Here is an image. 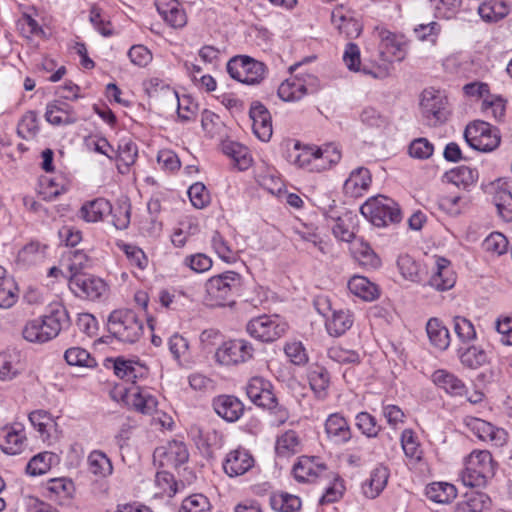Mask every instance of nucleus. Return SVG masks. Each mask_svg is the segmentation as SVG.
I'll return each instance as SVG.
<instances>
[{"mask_svg": "<svg viewBox=\"0 0 512 512\" xmlns=\"http://www.w3.org/2000/svg\"><path fill=\"white\" fill-rule=\"evenodd\" d=\"M69 323L70 317L65 306L54 303L49 306L45 315L24 324L22 337L29 343L44 344L56 338Z\"/></svg>", "mask_w": 512, "mask_h": 512, "instance_id": "obj_1", "label": "nucleus"}, {"mask_svg": "<svg viewBox=\"0 0 512 512\" xmlns=\"http://www.w3.org/2000/svg\"><path fill=\"white\" fill-rule=\"evenodd\" d=\"M496 462L488 450H473L464 459L461 480L468 487H485L495 475Z\"/></svg>", "mask_w": 512, "mask_h": 512, "instance_id": "obj_2", "label": "nucleus"}, {"mask_svg": "<svg viewBox=\"0 0 512 512\" xmlns=\"http://www.w3.org/2000/svg\"><path fill=\"white\" fill-rule=\"evenodd\" d=\"M109 332L124 343H135L143 334V323L135 312L117 309L111 312L107 322Z\"/></svg>", "mask_w": 512, "mask_h": 512, "instance_id": "obj_3", "label": "nucleus"}, {"mask_svg": "<svg viewBox=\"0 0 512 512\" xmlns=\"http://www.w3.org/2000/svg\"><path fill=\"white\" fill-rule=\"evenodd\" d=\"M360 212L376 227H385L401 220L398 204L383 195L369 198L360 207Z\"/></svg>", "mask_w": 512, "mask_h": 512, "instance_id": "obj_4", "label": "nucleus"}, {"mask_svg": "<svg viewBox=\"0 0 512 512\" xmlns=\"http://www.w3.org/2000/svg\"><path fill=\"white\" fill-rule=\"evenodd\" d=\"M242 284V277L234 271H226L209 278L205 283L207 298L211 305L223 306L231 301Z\"/></svg>", "mask_w": 512, "mask_h": 512, "instance_id": "obj_5", "label": "nucleus"}, {"mask_svg": "<svg viewBox=\"0 0 512 512\" xmlns=\"http://www.w3.org/2000/svg\"><path fill=\"white\" fill-rule=\"evenodd\" d=\"M464 138L468 145L481 152H490L500 144V135L497 128L485 121H474L467 125Z\"/></svg>", "mask_w": 512, "mask_h": 512, "instance_id": "obj_6", "label": "nucleus"}, {"mask_svg": "<svg viewBox=\"0 0 512 512\" xmlns=\"http://www.w3.org/2000/svg\"><path fill=\"white\" fill-rule=\"evenodd\" d=\"M69 288L77 297L89 301H103L110 292L108 283L102 278L76 273L69 279Z\"/></svg>", "mask_w": 512, "mask_h": 512, "instance_id": "obj_7", "label": "nucleus"}, {"mask_svg": "<svg viewBox=\"0 0 512 512\" xmlns=\"http://www.w3.org/2000/svg\"><path fill=\"white\" fill-rule=\"evenodd\" d=\"M288 324L278 315H262L251 319L246 325L247 333L262 342H273L282 337Z\"/></svg>", "mask_w": 512, "mask_h": 512, "instance_id": "obj_8", "label": "nucleus"}, {"mask_svg": "<svg viewBox=\"0 0 512 512\" xmlns=\"http://www.w3.org/2000/svg\"><path fill=\"white\" fill-rule=\"evenodd\" d=\"M112 395L117 401L121 400L125 405L142 414L154 413L158 405L156 397L150 390L135 385L117 386Z\"/></svg>", "mask_w": 512, "mask_h": 512, "instance_id": "obj_9", "label": "nucleus"}, {"mask_svg": "<svg viewBox=\"0 0 512 512\" xmlns=\"http://www.w3.org/2000/svg\"><path fill=\"white\" fill-rule=\"evenodd\" d=\"M227 72L243 84L254 85L264 79L265 65L249 56L239 55L228 61Z\"/></svg>", "mask_w": 512, "mask_h": 512, "instance_id": "obj_10", "label": "nucleus"}, {"mask_svg": "<svg viewBox=\"0 0 512 512\" xmlns=\"http://www.w3.org/2000/svg\"><path fill=\"white\" fill-rule=\"evenodd\" d=\"M318 79L310 73H298L283 81L278 88V95L283 101L294 102L306 94L318 89Z\"/></svg>", "mask_w": 512, "mask_h": 512, "instance_id": "obj_11", "label": "nucleus"}, {"mask_svg": "<svg viewBox=\"0 0 512 512\" xmlns=\"http://www.w3.org/2000/svg\"><path fill=\"white\" fill-rule=\"evenodd\" d=\"M255 349L246 339H233L225 341L219 346L215 358L220 364L230 366L246 363L254 356Z\"/></svg>", "mask_w": 512, "mask_h": 512, "instance_id": "obj_12", "label": "nucleus"}, {"mask_svg": "<svg viewBox=\"0 0 512 512\" xmlns=\"http://www.w3.org/2000/svg\"><path fill=\"white\" fill-rule=\"evenodd\" d=\"M316 306L318 311L326 317V329L331 336H341L352 327L354 318L350 310H332L327 298H319Z\"/></svg>", "mask_w": 512, "mask_h": 512, "instance_id": "obj_13", "label": "nucleus"}, {"mask_svg": "<svg viewBox=\"0 0 512 512\" xmlns=\"http://www.w3.org/2000/svg\"><path fill=\"white\" fill-rule=\"evenodd\" d=\"M464 421L467 428L479 440L495 447H502L507 443L508 434L503 428L476 417H466Z\"/></svg>", "mask_w": 512, "mask_h": 512, "instance_id": "obj_14", "label": "nucleus"}, {"mask_svg": "<svg viewBox=\"0 0 512 512\" xmlns=\"http://www.w3.org/2000/svg\"><path fill=\"white\" fill-rule=\"evenodd\" d=\"M447 98L445 95L433 88L425 89L421 94L420 108L423 116L433 122H443L446 119Z\"/></svg>", "mask_w": 512, "mask_h": 512, "instance_id": "obj_15", "label": "nucleus"}, {"mask_svg": "<svg viewBox=\"0 0 512 512\" xmlns=\"http://www.w3.org/2000/svg\"><path fill=\"white\" fill-rule=\"evenodd\" d=\"M27 446L25 428L20 423L0 428V449L9 455H17Z\"/></svg>", "mask_w": 512, "mask_h": 512, "instance_id": "obj_16", "label": "nucleus"}, {"mask_svg": "<svg viewBox=\"0 0 512 512\" xmlns=\"http://www.w3.org/2000/svg\"><path fill=\"white\" fill-rule=\"evenodd\" d=\"M377 35L380 39L379 51L385 61H400L405 56L404 36L393 33L385 28H377Z\"/></svg>", "mask_w": 512, "mask_h": 512, "instance_id": "obj_17", "label": "nucleus"}, {"mask_svg": "<svg viewBox=\"0 0 512 512\" xmlns=\"http://www.w3.org/2000/svg\"><path fill=\"white\" fill-rule=\"evenodd\" d=\"M330 471L317 457L302 456L293 466V474L299 482H315L325 478Z\"/></svg>", "mask_w": 512, "mask_h": 512, "instance_id": "obj_18", "label": "nucleus"}, {"mask_svg": "<svg viewBox=\"0 0 512 512\" xmlns=\"http://www.w3.org/2000/svg\"><path fill=\"white\" fill-rule=\"evenodd\" d=\"M254 463L251 453L238 447L226 455L223 461V470L229 477H237L248 472L254 466Z\"/></svg>", "mask_w": 512, "mask_h": 512, "instance_id": "obj_19", "label": "nucleus"}, {"mask_svg": "<svg viewBox=\"0 0 512 512\" xmlns=\"http://www.w3.org/2000/svg\"><path fill=\"white\" fill-rule=\"evenodd\" d=\"M246 394L259 407H275V395L272 392V385L262 377H253L249 380L246 386Z\"/></svg>", "mask_w": 512, "mask_h": 512, "instance_id": "obj_20", "label": "nucleus"}, {"mask_svg": "<svg viewBox=\"0 0 512 512\" xmlns=\"http://www.w3.org/2000/svg\"><path fill=\"white\" fill-rule=\"evenodd\" d=\"M44 117L53 126H68L78 121L77 113L73 107L61 100L49 102Z\"/></svg>", "mask_w": 512, "mask_h": 512, "instance_id": "obj_21", "label": "nucleus"}, {"mask_svg": "<svg viewBox=\"0 0 512 512\" xmlns=\"http://www.w3.org/2000/svg\"><path fill=\"white\" fill-rule=\"evenodd\" d=\"M333 26L348 38L357 37L361 28L359 22L354 18L353 12L343 5L336 6L331 13Z\"/></svg>", "mask_w": 512, "mask_h": 512, "instance_id": "obj_22", "label": "nucleus"}, {"mask_svg": "<svg viewBox=\"0 0 512 512\" xmlns=\"http://www.w3.org/2000/svg\"><path fill=\"white\" fill-rule=\"evenodd\" d=\"M455 283L456 275L451 268L450 261L442 257H437L428 285L438 291H446L454 287Z\"/></svg>", "mask_w": 512, "mask_h": 512, "instance_id": "obj_23", "label": "nucleus"}, {"mask_svg": "<svg viewBox=\"0 0 512 512\" xmlns=\"http://www.w3.org/2000/svg\"><path fill=\"white\" fill-rule=\"evenodd\" d=\"M249 114L255 135L262 141H268L272 136V122L269 111L261 103L255 102L251 105Z\"/></svg>", "mask_w": 512, "mask_h": 512, "instance_id": "obj_24", "label": "nucleus"}, {"mask_svg": "<svg viewBox=\"0 0 512 512\" xmlns=\"http://www.w3.org/2000/svg\"><path fill=\"white\" fill-rule=\"evenodd\" d=\"M324 426L327 438L335 444H345L352 437L347 420L339 413L330 414Z\"/></svg>", "mask_w": 512, "mask_h": 512, "instance_id": "obj_25", "label": "nucleus"}, {"mask_svg": "<svg viewBox=\"0 0 512 512\" xmlns=\"http://www.w3.org/2000/svg\"><path fill=\"white\" fill-rule=\"evenodd\" d=\"M372 182L370 171L365 167H358L351 171L343 185L344 193L350 197L362 196Z\"/></svg>", "mask_w": 512, "mask_h": 512, "instance_id": "obj_26", "label": "nucleus"}, {"mask_svg": "<svg viewBox=\"0 0 512 512\" xmlns=\"http://www.w3.org/2000/svg\"><path fill=\"white\" fill-rule=\"evenodd\" d=\"M213 408L218 416L227 422L237 421L244 412L242 402L231 395H220L213 400Z\"/></svg>", "mask_w": 512, "mask_h": 512, "instance_id": "obj_27", "label": "nucleus"}, {"mask_svg": "<svg viewBox=\"0 0 512 512\" xmlns=\"http://www.w3.org/2000/svg\"><path fill=\"white\" fill-rule=\"evenodd\" d=\"M156 7L164 21L173 28H183L187 15L177 0H156Z\"/></svg>", "mask_w": 512, "mask_h": 512, "instance_id": "obj_28", "label": "nucleus"}, {"mask_svg": "<svg viewBox=\"0 0 512 512\" xmlns=\"http://www.w3.org/2000/svg\"><path fill=\"white\" fill-rule=\"evenodd\" d=\"M24 370L21 353L7 350L0 353V380L11 381Z\"/></svg>", "mask_w": 512, "mask_h": 512, "instance_id": "obj_29", "label": "nucleus"}, {"mask_svg": "<svg viewBox=\"0 0 512 512\" xmlns=\"http://www.w3.org/2000/svg\"><path fill=\"white\" fill-rule=\"evenodd\" d=\"M148 96L159 103L175 104L178 102L177 92L166 82L159 78H151L144 83Z\"/></svg>", "mask_w": 512, "mask_h": 512, "instance_id": "obj_30", "label": "nucleus"}, {"mask_svg": "<svg viewBox=\"0 0 512 512\" xmlns=\"http://www.w3.org/2000/svg\"><path fill=\"white\" fill-rule=\"evenodd\" d=\"M111 212L112 205L108 200L96 198L82 205L79 210V216L88 223H96L103 221Z\"/></svg>", "mask_w": 512, "mask_h": 512, "instance_id": "obj_31", "label": "nucleus"}, {"mask_svg": "<svg viewBox=\"0 0 512 512\" xmlns=\"http://www.w3.org/2000/svg\"><path fill=\"white\" fill-rule=\"evenodd\" d=\"M389 470L383 465L376 466L370 473L369 478L362 484L363 494L374 499L380 495L387 485Z\"/></svg>", "mask_w": 512, "mask_h": 512, "instance_id": "obj_32", "label": "nucleus"}, {"mask_svg": "<svg viewBox=\"0 0 512 512\" xmlns=\"http://www.w3.org/2000/svg\"><path fill=\"white\" fill-rule=\"evenodd\" d=\"M29 421L42 441H51L56 432L57 423L50 413L45 410L32 411L29 414Z\"/></svg>", "mask_w": 512, "mask_h": 512, "instance_id": "obj_33", "label": "nucleus"}, {"mask_svg": "<svg viewBox=\"0 0 512 512\" xmlns=\"http://www.w3.org/2000/svg\"><path fill=\"white\" fill-rule=\"evenodd\" d=\"M315 153V146H304L301 148L296 143L293 150L289 153V158L299 168L307 169L311 172H321L322 166L317 164Z\"/></svg>", "mask_w": 512, "mask_h": 512, "instance_id": "obj_34", "label": "nucleus"}, {"mask_svg": "<svg viewBox=\"0 0 512 512\" xmlns=\"http://www.w3.org/2000/svg\"><path fill=\"white\" fill-rule=\"evenodd\" d=\"M302 441L294 430H287L276 439L275 451L278 457L290 458L302 451Z\"/></svg>", "mask_w": 512, "mask_h": 512, "instance_id": "obj_35", "label": "nucleus"}, {"mask_svg": "<svg viewBox=\"0 0 512 512\" xmlns=\"http://www.w3.org/2000/svg\"><path fill=\"white\" fill-rule=\"evenodd\" d=\"M157 455L163 457L162 464L178 467L188 460L186 445L179 441H171L166 446L156 449Z\"/></svg>", "mask_w": 512, "mask_h": 512, "instance_id": "obj_36", "label": "nucleus"}, {"mask_svg": "<svg viewBox=\"0 0 512 512\" xmlns=\"http://www.w3.org/2000/svg\"><path fill=\"white\" fill-rule=\"evenodd\" d=\"M432 381L436 386L452 396H462L466 392L465 384L454 374L439 369L432 374Z\"/></svg>", "mask_w": 512, "mask_h": 512, "instance_id": "obj_37", "label": "nucleus"}, {"mask_svg": "<svg viewBox=\"0 0 512 512\" xmlns=\"http://www.w3.org/2000/svg\"><path fill=\"white\" fill-rule=\"evenodd\" d=\"M350 251L358 264L365 268L375 269L381 265V260L378 255L370 245L362 239L355 241L351 245Z\"/></svg>", "mask_w": 512, "mask_h": 512, "instance_id": "obj_38", "label": "nucleus"}, {"mask_svg": "<svg viewBox=\"0 0 512 512\" xmlns=\"http://www.w3.org/2000/svg\"><path fill=\"white\" fill-rule=\"evenodd\" d=\"M444 180L459 188L467 189L478 180V171L474 168L461 165L455 167L444 174Z\"/></svg>", "mask_w": 512, "mask_h": 512, "instance_id": "obj_39", "label": "nucleus"}, {"mask_svg": "<svg viewBox=\"0 0 512 512\" xmlns=\"http://www.w3.org/2000/svg\"><path fill=\"white\" fill-rule=\"evenodd\" d=\"M426 331L430 343L440 351L446 350L450 345L448 328L438 318H431L427 322Z\"/></svg>", "mask_w": 512, "mask_h": 512, "instance_id": "obj_40", "label": "nucleus"}, {"mask_svg": "<svg viewBox=\"0 0 512 512\" xmlns=\"http://www.w3.org/2000/svg\"><path fill=\"white\" fill-rule=\"evenodd\" d=\"M494 185L493 202L496 206L499 216L506 222L512 221V193L502 188L501 181Z\"/></svg>", "mask_w": 512, "mask_h": 512, "instance_id": "obj_41", "label": "nucleus"}, {"mask_svg": "<svg viewBox=\"0 0 512 512\" xmlns=\"http://www.w3.org/2000/svg\"><path fill=\"white\" fill-rule=\"evenodd\" d=\"M465 497V501L458 503L456 512H483L491 506V499L484 492L472 491Z\"/></svg>", "mask_w": 512, "mask_h": 512, "instance_id": "obj_42", "label": "nucleus"}, {"mask_svg": "<svg viewBox=\"0 0 512 512\" xmlns=\"http://www.w3.org/2000/svg\"><path fill=\"white\" fill-rule=\"evenodd\" d=\"M348 289L365 301H373L378 297L377 286L363 276H353L348 282Z\"/></svg>", "mask_w": 512, "mask_h": 512, "instance_id": "obj_43", "label": "nucleus"}, {"mask_svg": "<svg viewBox=\"0 0 512 512\" xmlns=\"http://www.w3.org/2000/svg\"><path fill=\"white\" fill-rule=\"evenodd\" d=\"M426 495L436 503L446 504L456 498L457 489L447 482H433L426 487Z\"/></svg>", "mask_w": 512, "mask_h": 512, "instance_id": "obj_44", "label": "nucleus"}, {"mask_svg": "<svg viewBox=\"0 0 512 512\" xmlns=\"http://www.w3.org/2000/svg\"><path fill=\"white\" fill-rule=\"evenodd\" d=\"M56 463H58V457L55 453L41 452L30 459L26 472L31 476H40L47 473Z\"/></svg>", "mask_w": 512, "mask_h": 512, "instance_id": "obj_45", "label": "nucleus"}, {"mask_svg": "<svg viewBox=\"0 0 512 512\" xmlns=\"http://www.w3.org/2000/svg\"><path fill=\"white\" fill-rule=\"evenodd\" d=\"M222 150L230 157L239 170H246L252 162L248 149L238 142L228 141L223 143Z\"/></svg>", "mask_w": 512, "mask_h": 512, "instance_id": "obj_46", "label": "nucleus"}, {"mask_svg": "<svg viewBox=\"0 0 512 512\" xmlns=\"http://www.w3.org/2000/svg\"><path fill=\"white\" fill-rule=\"evenodd\" d=\"M269 502L271 508L277 512H298L301 508L299 497L286 492L271 493Z\"/></svg>", "mask_w": 512, "mask_h": 512, "instance_id": "obj_47", "label": "nucleus"}, {"mask_svg": "<svg viewBox=\"0 0 512 512\" xmlns=\"http://www.w3.org/2000/svg\"><path fill=\"white\" fill-rule=\"evenodd\" d=\"M87 461L89 471L99 478L107 477L113 472V466L110 459L102 451H92L89 454Z\"/></svg>", "mask_w": 512, "mask_h": 512, "instance_id": "obj_48", "label": "nucleus"}, {"mask_svg": "<svg viewBox=\"0 0 512 512\" xmlns=\"http://www.w3.org/2000/svg\"><path fill=\"white\" fill-rule=\"evenodd\" d=\"M325 479L328 481V486L320 499L321 504L334 503L338 501L344 493L345 486L343 480L338 474L330 471Z\"/></svg>", "mask_w": 512, "mask_h": 512, "instance_id": "obj_49", "label": "nucleus"}, {"mask_svg": "<svg viewBox=\"0 0 512 512\" xmlns=\"http://www.w3.org/2000/svg\"><path fill=\"white\" fill-rule=\"evenodd\" d=\"M113 369L116 376L132 385L142 371V367L138 363L120 357L114 360Z\"/></svg>", "mask_w": 512, "mask_h": 512, "instance_id": "obj_50", "label": "nucleus"}, {"mask_svg": "<svg viewBox=\"0 0 512 512\" xmlns=\"http://www.w3.org/2000/svg\"><path fill=\"white\" fill-rule=\"evenodd\" d=\"M505 110L506 101L499 95L490 94L481 104V111L495 121H501L504 118Z\"/></svg>", "mask_w": 512, "mask_h": 512, "instance_id": "obj_51", "label": "nucleus"}, {"mask_svg": "<svg viewBox=\"0 0 512 512\" xmlns=\"http://www.w3.org/2000/svg\"><path fill=\"white\" fill-rule=\"evenodd\" d=\"M328 357L339 364H359L361 355L357 350L344 347L342 345H334L328 349Z\"/></svg>", "mask_w": 512, "mask_h": 512, "instance_id": "obj_52", "label": "nucleus"}, {"mask_svg": "<svg viewBox=\"0 0 512 512\" xmlns=\"http://www.w3.org/2000/svg\"><path fill=\"white\" fill-rule=\"evenodd\" d=\"M478 13L485 21H498L508 14V7L503 2L486 1L479 6Z\"/></svg>", "mask_w": 512, "mask_h": 512, "instance_id": "obj_53", "label": "nucleus"}, {"mask_svg": "<svg viewBox=\"0 0 512 512\" xmlns=\"http://www.w3.org/2000/svg\"><path fill=\"white\" fill-rule=\"evenodd\" d=\"M397 264L401 275L405 279L411 282H419L421 280V265L411 256L401 255L398 258Z\"/></svg>", "mask_w": 512, "mask_h": 512, "instance_id": "obj_54", "label": "nucleus"}, {"mask_svg": "<svg viewBox=\"0 0 512 512\" xmlns=\"http://www.w3.org/2000/svg\"><path fill=\"white\" fill-rule=\"evenodd\" d=\"M66 362L71 366L94 367L96 361L90 353L81 347H71L64 354Z\"/></svg>", "mask_w": 512, "mask_h": 512, "instance_id": "obj_55", "label": "nucleus"}, {"mask_svg": "<svg viewBox=\"0 0 512 512\" xmlns=\"http://www.w3.org/2000/svg\"><path fill=\"white\" fill-rule=\"evenodd\" d=\"M18 300V287L11 277L0 281V307L11 308Z\"/></svg>", "mask_w": 512, "mask_h": 512, "instance_id": "obj_56", "label": "nucleus"}, {"mask_svg": "<svg viewBox=\"0 0 512 512\" xmlns=\"http://www.w3.org/2000/svg\"><path fill=\"white\" fill-rule=\"evenodd\" d=\"M453 330L458 339L463 343H468L476 339V330L473 323L463 317L455 316L452 319Z\"/></svg>", "mask_w": 512, "mask_h": 512, "instance_id": "obj_57", "label": "nucleus"}, {"mask_svg": "<svg viewBox=\"0 0 512 512\" xmlns=\"http://www.w3.org/2000/svg\"><path fill=\"white\" fill-rule=\"evenodd\" d=\"M211 246L218 257L227 262L233 263L237 260L236 252L230 247L229 243L217 231H215L211 238Z\"/></svg>", "mask_w": 512, "mask_h": 512, "instance_id": "obj_58", "label": "nucleus"}, {"mask_svg": "<svg viewBox=\"0 0 512 512\" xmlns=\"http://www.w3.org/2000/svg\"><path fill=\"white\" fill-rule=\"evenodd\" d=\"M17 131L23 139H31L36 136L39 131L38 117L36 112L28 111L20 119Z\"/></svg>", "mask_w": 512, "mask_h": 512, "instance_id": "obj_59", "label": "nucleus"}, {"mask_svg": "<svg viewBox=\"0 0 512 512\" xmlns=\"http://www.w3.org/2000/svg\"><path fill=\"white\" fill-rule=\"evenodd\" d=\"M178 512H211V505L205 495L196 493L182 501Z\"/></svg>", "mask_w": 512, "mask_h": 512, "instance_id": "obj_60", "label": "nucleus"}, {"mask_svg": "<svg viewBox=\"0 0 512 512\" xmlns=\"http://www.w3.org/2000/svg\"><path fill=\"white\" fill-rule=\"evenodd\" d=\"M401 445L406 457L413 461H419L422 456L420 445L415 433L411 429H405L401 434Z\"/></svg>", "mask_w": 512, "mask_h": 512, "instance_id": "obj_61", "label": "nucleus"}, {"mask_svg": "<svg viewBox=\"0 0 512 512\" xmlns=\"http://www.w3.org/2000/svg\"><path fill=\"white\" fill-rule=\"evenodd\" d=\"M330 377L326 369L322 367H316L309 373V383L311 389L319 396L323 397L325 391L329 386Z\"/></svg>", "mask_w": 512, "mask_h": 512, "instance_id": "obj_62", "label": "nucleus"}, {"mask_svg": "<svg viewBox=\"0 0 512 512\" xmlns=\"http://www.w3.org/2000/svg\"><path fill=\"white\" fill-rule=\"evenodd\" d=\"M45 246L31 242L24 246L18 253V260L24 264H35L45 257Z\"/></svg>", "mask_w": 512, "mask_h": 512, "instance_id": "obj_63", "label": "nucleus"}, {"mask_svg": "<svg viewBox=\"0 0 512 512\" xmlns=\"http://www.w3.org/2000/svg\"><path fill=\"white\" fill-rule=\"evenodd\" d=\"M508 244L507 238L502 233L493 232L485 238L482 246L486 252L499 256L507 252Z\"/></svg>", "mask_w": 512, "mask_h": 512, "instance_id": "obj_64", "label": "nucleus"}]
</instances>
